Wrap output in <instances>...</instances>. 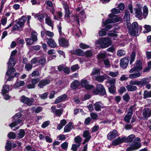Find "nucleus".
<instances>
[{"label":"nucleus","mask_w":151,"mask_h":151,"mask_svg":"<svg viewBox=\"0 0 151 151\" xmlns=\"http://www.w3.org/2000/svg\"><path fill=\"white\" fill-rule=\"evenodd\" d=\"M142 70V64L141 61L140 60H137L134 67L130 70L129 72L130 73L136 72H138L130 74L129 76V78L132 79L139 78L141 75L140 71Z\"/></svg>","instance_id":"obj_1"},{"label":"nucleus","mask_w":151,"mask_h":151,"mask_svg":"<svg viewBox=\"0 0 151 151\" xmlns=\"http://www.w3.org/2000/svg\"><path fill=\"white\" fill-rule=\"evenodd\" d=\"M127 27L129 30V34L132 36L138 35L139 28L141 30L142 29V27L139 26L137 22H133L131 26H127Z\"/></svg>","instance_id":"obj_2"},{"label":"nucleus","mask_w":151,"mask_h":151,"mask_svg":"<svg viewBox=\"0 0 151 151\" xmlns=\"http://www.w3.org/2000/svg\"><path fill=\"white\" fill-rule=\"evenodd\" d=\"M111 40L108 37L101 38L96 40L95 42L96 46H99L102 48H105L108 47L111 44Z\"/></svg>","instance_id":"obj_3"},{"label":"nucleus","mask_w":151,"mask_h":151,"mask_svg":"<svg viewBox=\"0 0 151 151\" xmlns=\"http://www.w3.org/2000/svg\"><path fill=\"white\" fill-rule=\"evenodd\" d=\"M140 142L141 139L139 138H136L130 145V146L126 149V151H132L138 149L141 146Z\"/></svg>","instance_id":"obj_4"},{"label":"nucleus","mask_w":151,"mask_h":151,"mask_svg":"<svg viewBox=\"0 0 151 151\" xmlns=\"http://www.w3.org/2000/svg\"><path fill=\"white\" fill-rule=\"evenodd\" d=\"M22 116V114L20 113L16 114L13 117L12 122L9 125V126L12 128L21 123L22 122V120L21 119H20V118Z\"/></svg>","instance_id":"obj_5"},{"label":"nucleus","mask_w":151,"mask_h":151,"mask_svg":"<svg viewBox=\"0 0 151 151\" xmlns=\"http://www.w3.org/2000/svg\"><path fill=\"white\" fill-rule=\"evenodd\" d=\"M15 71L14 68L7 70L5 76V78H7V81H11L14 77H16L18 76L19 75V73H14Z\"/></svg>","instance_id":"obj_6"},{"label":"nucleus","mask_w":151,"mask_h":151,"mask_svg":"<svg viewBox=\"0 0 151 151\" xmlns=\"http://www.w3.org/2000/svg\"><path fill=\"white\" fill-rule=\"evenodd\" d=\"M109 19L106 20L104 25L110 23H115L122 20V18L121 17H119L116 15H113Z\"/></svg>","instance_id":"obj_7"},{"label":"nucleus","mask_w":151,"mask_h":151,"mask_svg":"<svg viewBox=\"0 0 151 151\" xmlns=\"http://www.w3.org/2000/svg\"><path fill=\"white\" fill-rule=\"evenodd\" d=\"M128 10L130 11L131 13H133V7L132 4H129L128 6L127 9L125 11L124 19L126 21H129L130 20V14Z\"/></svg>","instance_id":"obj_8"},{"label":"nucleus","mask_w":151,"mask_h":151,"mask_svg":"<svg viewBox=\"0 0 151 151\" xmlns=\"http://www.w3.org/2000/svg\"><path fill=\"white\" fill-rule=\"evenodd\" d=\"M52 110L51 112L55 116L60 117L63 112V109H57L55 106H52L51 107Z\"/></svg>","instance_id":"obj_9"},{"label":"nucleus","mask_w":151,"mask_h":151,"mask_svg":"<svg viewBox=\"0 0 151 151\" xmlns=\"http://www.w3.org/2000/svg\"><path fill=\"white\" fill-rule=\"evenodd\" d=\"M134 106H132L128 109L127 113L124 117V120L126 122H129L133 114V109Z\"/></svg>","instance_id":"obj_10"},{"label":"nucleus","mask_w":151,"mask_h":151,"mask_svg":"<svg viewBox=\"0 0 151 151\" xmlns=\"http://www.w3.org/2000/svg\"><path fill=\"white\" fill-rule=\"evenodd\" d=\"M142 117L143 119L147 120L151 116V109L148 108L144 109L142 111Z\"/></svg>","instance_id":"obj_11"},{"label":"nucleus","mask_w":151,"mask_h":151,"mask_svg":"<svg viewBox=\"0 0 151 151\" xmlns=\"http://www.w3.org/2000/svg\"><path fill=\"white\" fill-rule=\"evenodd\" d=\"M129 60V58L125 57L121 59L120 61V67L123 68H126L128 65Z\"/></svg>","instance_id":"obj_12"},{"label":"nucleus","mask_w":151,"mask_h":151,"mask_svg":"<svg viewBox=\"0 0 151 151\" xmlns=\"http://www.w3.org/2000/svg\"><path fill=\"white\" fill-rule=\"evenodd\" d=\"M118 135L117 131L116 129H114L109 133L107 135V138L109 140H111Z\"/></svg>","instance_id":"obj_13"},{"label":"nucleus","mask_w":151,"mask_h":151,"mask_svg":"<svg viewBox=\"0 0 151 151\" xmlns=\"http://www.w3.org/2000/svg\"><path fill=\"white\" fill-rule=\"evenodd\" d=\"M131 82L132 84H134L140 86H144L148 83L146 78H144L140 81L135 80L134 81H132Z\"/></svg>","instance_id":"obj_14"},{"label":"nucleus","mask_w":151,"mask_h":151,"mask_svg":"<svg viewBox=\"0 0 151 151\" xmlns=\"http://www.w3.org/2000/svg\"><path fill=\"white\" fill-rule=\"evenodd\" d=\"M124 137H118L117 138L114 140L112 142V144L115 146L119 145L125 142Z\"/></svg>","instance_id":"obj_15"},{"label":"nucleus","mask_w":151,"mask_h":151,"mask_svg":"<svg viewBox=\"0 0 151 151\" xmlns=\"http://www.w3.org/2000/svg\"><path fill=\"white\" fill-rule=\"evenodd\" d=\"M16 63L15 60L14 58V57H10V58L9 59V60L8 62V70H11L13 68Z\"/></svg>","instance_id":"obj_16"},{"label":"nucleus","mask_w":151,"mask_h":151,"mask_svg":"<svg viewBox=\"0 0 151 151\" xmlns=\"http://www.w3.org/2000/svg\"><path fill=\"white\" fill-rule=\"evenodd\" d=\"M83 137L85 138L82 144H85L86 142H88L91 138V136L90 135V132L86 130L83 132Z\"/></svg>","instance_id":"obj_17"},{"label":"nucleus","mask_w":151,"mask_h":151,"mask_svg":"<svg viewBox=\"0 0 151 151\" xmlns=\"http://www.w3.org/2000/svg\"><path fill=\"white\" fill-rule=\"evenodd\" d=\"M59 45L63 47H67L69 46L68 41L65 38L62 37L58 40Z\"/></svg>","instance_id":"obj_18"},{"label":"nucleus","mask_w":151,"mask_h":151,"mask_svg":"<svg viewBox=\"0 0 151 151\" xmlns=\"http://www.w3.org/2000/svg\"><path fill=\"white\" fill-rule=\"evenodd\" d=\"M67 20L69 21L71 23H77L80 25L79 19L76 15H71Z\"/></svg>","instance_id":"obj_19"},{"label":"nucleus","mask_w":151,"mask_h":151,"mask_svg":"<svg viewBox=\"0 0 151 151\" xmlns=\"http://www.w3.org/2000/svg\"><path fill=\"white\" fill-rule=\"evenodd\" d=\"M81 85L87 89L92 88L93 86L88 84V82L86 79H82L81 81Z\"/></svg>","instance_id":"obj_20"},{"label":"nucleus","mask_w":151,"mask_h":151,"mask_svg":"<svg viewBox=\"0 0 151 151\" xmlns=\"http://www.w3.org/2000/svg\"><path fill=\"white\" fill-rule=\"evenodd\" d=\"M112 27V26L111 25H109L105 28L102 29L101 30L99 31V35L101 36L105 35L106 34V31H108Z\"/></svg>","instance_id":"obj_21"},{"label":"nucleus","mask_w":151,"mask_h":151,"mask_svg":"<svg viewBox=\"0 0 151 151\" xmlns=\"http://www.w3.org/2000/svg\"><path fill=\"white\" fill-rule=\"evenodd\" d=\"M96 88L101 94L102 95H106V90L102 85L98 84L96 86Z\"/></svg>","instance_id":"obj_22"},{"label":"nucleus","mask_w":151,"mask_h":151,"mask_svg":"<svg viewBox=\"0 0 151 151\" xmlns=\"http://www.w3.org/2000/svg\"><path fill=\"white\" fill-rule=\"evenodd\" d=\"M134 81L131 80L129 82V85H127L126 88L128 91H136L137 89V88L136 86H134L136 85L134 84H132V81Z\"/></svg>","instance_id":"obj_23"},{"label":"nucleus","mask_w":151,"mask_h":151,"mask_svg":"<svg viewBox=\"0 0 151 151\" xmlns=\"http://www.w3.org/2000/svg\"><path fill=\"white\" fill-rule=\"evenodd\" d=\"M72 54H74L79 56H82L84 55V52L80 49H77L70 52Z\"/></svg>","instance_id":"obj_24"},{"label":"nucleus","mask_w":151,"mask_h":151,"mask_svg":"<svg viewBox=\"0 0 151 151\" xmlns=\"http://www.w3.org/2000/svg\"><path fill=\"white\" fill-rule=\"evenodd\" d=\"M134 10L135 11V17L141 20L142 14L141 8L139 7H136L134 8Z\"/></svg>","instance_id":"obj_25"},{"label":"nucleus","mask_w":151,"mask_h":151,"mask_svg":"<svg viewBox=\"0 0 151 151\" xmlns=\"http://www.w3.org/2000/svg\"><path fill=\"white\" fill-rule=\"evenodd\" d=\"M50 83V81L48 79L41 80L38 84V86L40 88H43L44 87Z\"/></svg>","instance_id":"obj_26"},{"label":"nucleus","mask_w":151,"mask_h":151,"mask_svg":"<svg viewBox=\"0 0 151 151\" xmlns=\"http://www.w3.org/2000/svg\"><path fill=\"white\" fill-rule=\"evenodd\" d=\"M94 108L96 111H100L103 108V105L100 101L97 102L94 104Z\"/></svg>","instance_id":"obj_27"},{"label":"nucleus","mask_w":151,"mask_h":151,"mask_svg":"<svg viewBox=\"0 0 151 151\" xmlns=\"http://www.w3.org/2000/svg\"><path fill=\"white\" fill-rule=\"evenodd\" d=\"M109 76L106 74H104L101 76H97L95 77V80L99 82H102L105 80L107 79Z\"/></svg>","instance_id":"obj_28"},{"label":"nucleus","mask_w":151,"mask_h":151,"mask_svg":"<svg viewBox=\"0 0 151 151\" xmlns=\"http://www.w3.org/2000/svg\"><path fill=\"white\" fill-rule=\"evenodd\" d=\"M73 123L72 122H69L64 127V132H69L73 129Z\"/></svg>","instance_id":"obj_29"},{"label":"nucleus","mask_w":151,"mask_h":151,"mask_svg":"<svg viewBox=\"0 0 151 151\" xmlns=\"http://www.w3.org/2000/svg\"><path fill=\"white\" fill-rule=\"evenodd\" d=\"M67 97V95L63 94L58 97L55 100L54 103L57 104L61 102L65 99Z\"/></svg>","instance_id":"obj_30"},{"label":"nucleus","mask_w":151,"mask_h":151,"mask_svg":"<svg viewBox=\"0 0 151 151\" xmlns=\"http://www.w3.org/2000/svg\"><path fill=\"white\" fill-rule=\"evenodd\" d=\"M48 45L52 48L55 47L57 45L55 41L51 38L49 39L47 42Z\"/></svg>","instance_id":"obj_31"},{"label":"nucleus","mask_w":151,"mask_h":151,"mask_svg":"<svg viewBox=\"0 0 151 151\" xmlns=\"http://www.w3.org/2000/svg\"><path fill=\"white\" fill-rule=\"evenodd\" d=\"M27 20V18L25 16H23L18 21L17 24L21 27H22Z\"/></svg>","instance_id":"obj_32"},{"label":"nucleus","mask_w":151,"mask_h":151,"mask_svg":"<svg viewBox=\"0 0 151 151\" xmlns=\"http://www.w3.org/2000/svg\"><path fill=\"white\" fill-rule=\"evenodd\" d=\"M124 137V141L125 142H131L133 140L135 137V135L132 134L129 135L127 137H126L125 136H123Z\"/></svg>","instance_id":"obj_33"},{"label":"nucleus","mask_w":151,"mask_h":151,"mask_svg":"<svg viewBox=\"0 0 151 151\" xmlns=\"http://www.w3.org/2000/svg\"><path fill=\"white\" fill-rule=\"evenodd\" d=\"M100 70L99 69H97L96 68L93 69L91 75L92 77H96V76L99 75L100 74Z\"/></svg>","instance_id":"obj_34"},{"label":"nucleus","mask_w":151,"mask_h":151,"mask_svg":"<svg viewBox=\"0 0 151 151\" xmlns=\"http://www.w3.org/2000/svg\"><path fill=\"white\" fill-rule=\"evenodd\" d=\"M107 78H108L107 82L110 84L111 86H113L115 83L116 79L111 78L109 76V77H107Z\"/></svg>","instance_id":"obj_35"},{"label":"nucleus","mask_w":151,"mask_h":151,"mask_svg":"<svg viewBox=\"0 0 151 151\" xmlns=\"http://www.w3.org/2000/svg\"><path fill=\"white\" fill-rule=\"evenodd\" d=\"M25 134V132L24 130L21 129L19 130V133L17 134V137L19 139H21L24 137Z\"/></svg>","instance_id":"obj_36"},{"label":"nucleus","mask_w":151,"mask_h":151,"mask_svg":"<svg viewBox=\"0 0 151 151\" xmlns=\"http://www.w3.org/2000/svg\"><path fill=\"white\" fill-rule=\"evenodd\" d=\"M25 84L24 82V81H20L17 82L15 84L14 86V88H17L21 86H24Z\"/></svg>","instance_id":"obj_37"},{"label":"nucleus","mask_w":151,"mask_h":151,"mask_svg":"<svg viewBox=\"0 0 151 151\" xmlns=\"http://www.w3.org/2000/svg\"><path fill=\"white\" fill-rule=\"evenodd\" d=\"M111 13L109 14L108 16L109 17H111L114 14H118L120 13V11L116 8H113L111 10Z\"/></svg>","instance_id":"obj_38"},{"label":"nucleus","mask_w":151,"mask_h":151,"mask_svg":"<svg viewBox=\"0 0 151 151\" xmlns=\"http://www.w3.org/2000/svg\"><path fill=\"white\" fill-rule=\"evenodd\" d=\"M46 23L48 25L53 27V22H52L50 18L49 17H46L45 19Z\"/></svg>","instance_id":"obj_39"},{"label":"nucleus","mask_w":151,"mask_h":151,"mask_svg":"<svg viewBox=\"0 0 151 151\" xmlns=\"http://www.w3.org/2000/svg\"><path fill=\"white\" fill-rule=\"evenodd\" d=\"M150 97H151V91H145L144 93L143 98L145 99Z\"/></svg>","instance_id":"obj_40"},{"label":"nucleus","mask_w":151,"mask_h":151,"mask_svg":"<svg viewBox=\"0 0 151 151\" xmlns=\"http://www.w3.org/2000/svg\"><path fill=\"white\" fill-rule=\"evenodd\" d=\"M79 85V83L78 81H74L71 84V87L73 89H76L78 88Z\"/></svg>","instance_id":"obj_41"},{"label":"nucleus","mask_w":151,"mask_h":151,"mask_svg":"<svg viewBox=\"0 0 151 151\" xmlns=\"http://www.w3.org/2000/svg\"><path fill=\"white\" fill-rule=\"evenodd\" d=\"M9 90V88L7 85H5L3 86V88L2 91V93L3 95L6 93Z\"/></svg>","instance_id":"obj_42"},{"label":"nucleus","mask_w":151,"mask_h":151,"mask_svg":"<svg viewBox=\"0 0 151 151\" xmlns=\"http://www.w3.org/2000/svg\"><path fill=\"white\" fill-rule=\"evenodd\" d=\"M27 45H30L32 44L35 42L32 38H27L25 39Z\"/></svg>","instance_id":"obj_43"},{"label":"nucleus","mask_w":151,"mask_h":151,"mask_svg":"<svg viewBox=\"0 0 151 151\" xmlns=\"http://www.w3.org/2000/svg\"><path fill=\"white\" fill-rule=\"evenodd\" d=\"M32 38L35 41H36L37 40V34L35 31L32 32L31 33Z\"/></svg>","instance_id":"obj_44"},{"label":"nucleus","mask_w":151,"mask_h":151,"mask_svg":"<svg viewBox=\"0 0 151 151\" xmlns=\"http://www.w3.org/2000/svg\"><path fill=\"white\" fill-rule=\"evenodd\" d=\"M35 18L37 19L40 22H42L43 20L44 16L43 14H37L35 16Z\"/></svg>","instance_id":"obj_45"},{"label":"nucleus","mask_w":151,"mask_h":151,"mask_svg":"<svg viewBox=\"0 0 151 151\" xmlns=\"http://www.w3.org/2000/svg\"><path fill=\"white\" fill-rule=\"evenodd\" d=\"M82 140V139L80 136H77L74 138L75 142L78 145H80Z\"/></svg>","instance_id":"obj_46"},{"label":"nucleus","mask_w":151,"mask_h":151,"mask_svg":"<svg viewBox=\"0 0 151 151\" xmlns=\"http://www.w3.org/2000/svg\"><path fill=\"white\" fill-rule=\"evenodd\" d=\"M108 74L111 77H116L119 75V73L117 71H109V72Z\"/></svg>","instance_id":"obj_47"},{"label":"nucleus","mask_w":151,"mask_h":151,"mask_svg":"<svg viewBox=\"0 0 151 151\" xmlns=\"http://www.w3.org/2000/svg\"><path fill=\"white\" fill-rule=\"evenodd\" d=\"M5 148L8 150H11L12 148V144L10 141H8L7 142L5 146Z\"/></svg>","instance_id":"obj_48"},{"label":"nucleus","mask_w":151,"mask_h":151,"mask_svg":"<svg viewBox=\"0 0 151 151\" xmlns=\"http://www.w3.org/2000/svg\"><path fill=\"white\" fill-rule=\"evenodd\" d=\"M117 54L118 56L121 57L125 54L126 52L124 50H120L117 51Z\"/></svg>","instance_id":"obj_49"},{"label":"nucleus","mask_w":151,"mask_h":151,"mask_svg":"<svg viewBox=\"0 0 151 151\" xmlns=\"http://www.w3.org/2000/svg\"><path fill=\"white\" fill-rule=\"evenodd\" d=\"M143 16L145 18L146 17L147 15L148 14V8L146 6H144L143 8Z\"/></svg>","instance_id":"obj_50"},{"label":"nucleus","mask_w":151,"mask_h":151,"mask_svg":"<svg viewBox=\"0 0 151 151\" xmlns=\"http://www.w3.org/2000/svg\"><path fill=\"white\" fill-rule=\"evenodd\" d=\"M123 99L126 102H128L130 99V97L127 93H126L123 96Z\"/></svg>","instance_id":"obj_51"},{"label":"nucleus","mask_w":151,"mask_h":151,"mask_svg":"<svg viewBox=\"0 0 151 151\" xmlns=\"http://www.w3.org/2000/svg\"><path fill=\"white\" fill-rule=\"evenodd\" d=\"M8 136L10 139H14L17 137V135L14 132H11L8 134Z\"/></svg>","instance_id":"obj_52"},{"label":"nucleus","mask_w":151,"mask_h":151,"mask_svg":"<svg viewBox=\"0 0 151 151\" xmlns=\"http://www.w3.org/2000/svg\"><path fill=\"white\" fill-rule=\"evenodd\" d=\"M135 57V53L134 52H133L131 55L130 60V64H131L134 61Z\"/></svg>","instance_id":"obj_53"},{"label":"nucleus","mask_w":151,"mask_h":151,"mask_svg":"<svg viewBox=\"0 0 151 151\" xmlns=\"http://www.w3.org/2000/svg\"><path fill=\"white\" fill-rule=\"evenodd\" d=\"M79 46L80 48L83 49H86L87 48H89L90 47V46L89 45L82 43L79 44Z\"/></svg>","instance_id":"obj_54"},{"label":"nucleus","mask_w":151,"mask_h":151,"mask_svg":"<svg viewBox=\"0 0 151 151\" xmlns=\"http://www.w3.org/2000/svg\"><path fill=\"white\" fill-rule=\"evenodd\" d=\"M32 65L31 64L28 63L25 66V68L27 71H29L32 69Z\"/></svg>","instance_id":"obj_55"},{"label":"nucleus","mask_w":151,"mask_h":151,"mask_svg":"<svg viewBox=\"0 0 151 151\" xmlns=\"http://www.w3.org/2000/svg\"><path fill=\"white\" fill-rule=\"evenodd\" d=\"M84 54L85 55L86 57H90L92 56L93 53L91 50H88L86 51L85 52H84Z\"/></svg>","instance_id":"obj_56"},{"label":"nucleus","mask_w":151,"mask_h":151,"mask_svg":"<svg viewBox=\"0 0 151 151\" xmlns=\"http://www.w3.org/2000/svg\"><path fill=\"white\" fill-rule=\"evenodd\" d=\"M65 18L67 19V20L70 17V14L71 12L69 10L65 11Z\"/></svg>","instance_id":"obj_57"},{"label":"nucleus","mask_w":151,"mask_h":151,"mask_svg":"<svg viewBox=\"0 0 151 151\" xmlns=\"http://www.w3.org/2000/svg\"><path fill=\"white\" fill-rule=\"evenodd\" d=\"M144 28L145 29V32H148L151 31V26L148 25H145Z\"/></svg>","instance_id":"obj_58"},{"label":"nucleus","mask_w":151,"mask_h":151,"mask_svg":"<svg viewBox=\"0 0 151 151\" xmlns=\"http://www.w3.org/2000/svg\"><path fill=\"white\" fill-rule=\"evenodd\" d=\"M1 21L2 24L4 26L6 24L7 22V18L4 17H2L1 19Z\"/></svg>","instance_id":"obj_59"},{"label":"nucleus","mask_w":151,"mask_h":151,"mask_svg":"<svg viewBox=\"0 0 151 151\" xmlns=\"http://www.w3.org/2000/svg\"><path fill=\"white\" fill-rule=\"evenodd\" d=\"M48 95V93L47 92H45L42 94H40L39 96L41 99H44L47 98Z\"/></svg>","instance_id":"obj_60"},{"label":"nucleus","mask_w":151,"mask_h":151,"mask_svg":"<svg viewBox=\"0 0 151 151\" xmlns=\"http://www.w3.org/2000/svg\"><path fill=\"white\" fill-rule=\"evenodd\" d=\"M38 62L40 64L43 65L46 63V59L44 58H41L38 61Z\"/></svg>","instance_id":"obj_61"},{"label":"nucleus","mask_w":151,"mask_h":151,"mask_svg":"<svg viewBox=\"0 0 151 151\" xmlns=\"http://www.w3.org/2000/svg\"><path fill=\"white\" fill-rule=\"evenodd\" d=\"M80 145H79L73 144L72 145L71 150L73 151H76L78 148L80 147Z\"/></svg>","instance_id":"obj_62"},{"label":"nucleus","mask_w":151,"mask_h":151,"mask_svg":"<svg viewBox=\"0 0 151 151\" xmlns=\"http://www.w3.org/2000/svg\"><path fill=\"white\" fill-rule=\"evenodd\" d=\"M79 68V65L78 64H76L71 67V69L72 71H75Z\"/></svg>","instance_id":"obj_63"},{"label":"nucleus","mask_w":151,"mask_h":151,"mask_svg":"<svg viewBox=\"0 0 151 151\" xmlns=\"http://www.w3.org/2000/svg\"><path fill=\"white\" fill-rule=\"evenodd\" d=\"M28 100L26 102L25 104H27L28 106H30L33 103V99L32 98L29 99L28 98Z\"/></svg>","instance_id":"obj_64"}]
</instances>
